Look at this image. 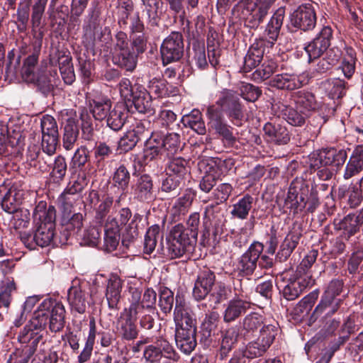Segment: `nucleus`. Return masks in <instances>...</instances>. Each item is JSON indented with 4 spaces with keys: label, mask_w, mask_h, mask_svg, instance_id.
Instances as JSON below:
<instances>
[{
    "label": "nucleus",
    "mask_w": 363,
    "mask_h": 363,
    "mask_svg": "<svg viewBox=\"0 0 363 363\" xmlns=\"http://www.w3.org/2000/svg\"><path fill=\"white\" fill-rule=\"evenodd\" d=\"M233 186L228 183L220 184L215 189H213L212 195L213 198L216 200L215 204H209L204 208L203 218V236L209 238L211 231V218L210 216L215 211V208L220 203L225 202L230 196Z\"/></svg>",
    "instance_id": "nucleus-22"
},
{
    "label": "nucleus",
    "mask_w": 363,
    "mask_h": 363,
    "mask_svg": "<svg viewBox=\"0 0 363 363\" xmlns=\"http://www.w3.org/2000/svg\"><path fill=\"white\" fill-rule=\"evenodd\" d=\"M83 216L81 213H74L65 223H63L58 229L60 231V242L65 245L67 243L69 238L75 235H79L83 227Z\"/></svg>",
    "instance_id": "nucleus-39"
},
{
    "label": "nucleus",
    "mask_w": 363,
    "mask_h": 363,
    "mask_svg": "<svg viewBox=\"0 0 363 363\" xmlns=\"http://www.w3.org/2000/svg\"><path fill=\"white\" fill-rule=\"evenodd\" d=\"M39 51H35L24 59V82L40 86L43 80L42 72L37 67Z\"/></svg>",
    "instance_id": "nucleus-34"
},
{
    "label": "nucleus",
    "mask_w": 363,
    "mask_h": 363,
    "mask_svg": "<svg viewBox=\"0 0 363 363\" xmlns=\"http://www.w3.org/2000/svg\"><path fill=\"white\" fill-rule=\"evenodd\" d=\"M318 255L317 250H311L307 255L303 257L301 263L297 266L296 271L294 274L303 278L313 279L311 272V268L313 264L315 262Z\"/></svg>",
    "instance_id": "nucleus-59"
},
{
    "label": "nucleus",
    "mask_w": 363,
    "mask_h": 363,
    "mask_svg": "<svg viewBox=\"0 0 363 363\" xmlns=\"http://www.w3.org/2000/svg\"><path fill=\"white\" fill-rule=\"evenodd\" d=\"M23 205V190L12 187L1 201L2 208L14 216L11 220V233L21 241L23 240V219L21 210Z\"/></svg>",
    "instance_id": "nucleus-10"
},
{
    "label": "nucleus",
    "mask_w": 363,
    "mask_h": 363,
    "mask_svg": "<svg viewBox=\"0 0 363 363\" xmlns=\"http://www.w3.org/2000/svg\"><path fill=\"white\" fill-rule=\"evenodd\" d=\"M242 282V279L233 281L234 297L228 302L223 315L225 323L235 322L252 307V303Z\"/></svg>",
    "instance_id": "nucleus-11"
},
{
    "label": "nucleus",
    "mask_w": 363,
    "mask_h": 363,
    "mask_svg": "<svg viewBox=\"0 0 363 363\" xmlns=\"http://www.w3.org/2000/svg\"><path fill=\"white\" fill-rule=\"evenodd\" d=\"M264 323V318L257 312L247 315L242 320L240 335L245 340H250L257 335Z\"/></svg>",
    "instance_id": "nucleus-38"
},
{
    "label": "nucleus",
    "mask_w": 363,
    "mask_h": 363,
    "mask_svg": "<svg viewBox=\"0 0 363 363\" xmlns=\"http://www.w3.org/2000/svg\"><path fill=\"white\" fill-rule=\"evenodd\" d=\"M143 5V13H145L147 23L151 26H158L163 2L162 0H141Z\"/></svg>",
    "instance_id": "nucleus-50"
},
{
    "label": "nucleus",
    "mask_w": 363,
    "mask_h": 363,
    "mask_svg": "<svg viewBox=\"0 0 363 363\" xmlns=\"http://www.w3.org/2000/svg\"><path fill=\"white\" fill-rule=\"evenodd\" d=\"M334 39L333 30L330 26H323L315 37L304 45V50L308 55V63L314 62L324 55Z\"/></svg>",
    "instance_id": "nucleus-15"
},
{
    "label": "nucleus",
    "mask_w": 363,
    "mask_h": 363,
    "mask_svg": "<svg viewBox=\"0 0 363 363\" xmlns=\"http://www.w3.org/2000/svg\"><path fill=\"white\" fill-rule=\"evenodd\" d=\"M142 160L135 159L132 164L133 175L136 177L131 186L134 199L140 203H150L157 198V187L153 177L147 173H140Z\"/></svg>",
    "instance_id": "nucleus-8"
},
{
    "label": "nucleus",
    "mask_w": 363,
    "mask_h": 363,
    "mask_svg": "<svg viewBox=\"0 0 363 363\" xmlns=\"http://www.w3.org/2000/svg\"><path fill=\"white\" fill-rule=\"evenodd\" d=\"M142 220V216L138 213H135L130 223L125 226L124 230L121 233V242L125 247L133 243L139 235L138 223Z\"/></svg>",
    "instance_id": "nucleus-54"
},
{
    "label": "nucleus",
    "mask_w": 363,
    "mask_h": 363,
    "mask_svg": "<svg viewBox=\"0 0 363 363\" xmlns=\"http://www.w3.org/2000/svg\"><path fill=\"white\" fill-rule=\"evenodd\" d=\"M240 335L239 330L235 327L228 328L222 333L218 351L219 359L224 360L236 347Z\"/></svg>",
    "instance_id": "nucleus-42"
},
{
    "label": "nucleus",
    "mask_w": 363,
    "mask_h": 363,
    "mask_svg": "<svg viewBox=\"0 0 363 363\" xmlns=\"http://www.w3.org/2000/svg\"><path fill=\"white\" fill-rule=\"evenodd\" d=\"M196 333L192 330H185L181 326L175 328V342L177 348L185 354H190L197 345Z\"/></svg>",
    "instance_id": "nucleus-35"
},
{
    "label": "nucleus",
    "mask_w": 363,
    "mask_h": 363,
    "mask_svg": "<svg viewBox=\"0 0 363 363\" xmlns=\"http://www.w3.org/2000/svg\"><path fill=\"white\" fill-rule=\"evenodd\" d=\"M56 210L53 206L47 208L45 201H40L33 209V220L35 230L31 233H24V246L30 250L37 246L43 247L64 245L60 242V233H55Z\"/></svg>",
    "instance_id": "nucleus-4"
},
{
    "label": "nucleus",
    "mask_w": 363,
    "mask_h": 363,
    "mask_svg": "<svg viewBox=\"0 0 363 363\" xmlns=\"http://www.w3.org/2000/svg\"><path fill=\"white\" fill-rule=\"evenodd\" d=\"M302 236L303 228L301 224L294 222L279 245L278 251L276 253L275 260L280 263L288 260L297 247Z\"/></svg>",
    "instance_id": "nucleus-21"
},
{
    "label": "nucleus",
    "mask_w": 363,
    "mask_h": 363,
    "mask_svg": "<svg viewBox=\"0 0 363 363\" xmlns=\"http://www.w3.org/2000/svg\"><path fill=\"white\" fill-rule=\"evenodd\" d=\"M111 179V187L117 188L118 191L125 195L128 193L131 179L130 172L126 164H120L118 167H116Z\"/></svg>",
    "instance_id": "nucleus-47"
},
{
    "label": "nucleus",
    "mask_w": 363,
    "mask_h": 363,
    "mask_svg": "<svg viewBox=\"0 0 363 363\" xmlns=\"http://www.w3.org/2000/svg\"><path fill=\"white\" fill-rule=\"evenodd\" d=\"M122 288L123 281L120 278L115 277L108 280L105 296L109 309L115 311L120 309Z\"/></svg>",
    "instance_id": "nucleus-43"
},
{
    "label": "nucleus",
    "mask_w": 363,
    "mask_h": 363,
    "mask_svg": "<svg viewBox=\"0 0 363 363\" xmlns=\"http://www.w3.org/2000/svg\"><path fill=\"white\" fill-rule=\"evenodd\" d=\"M86 101L94 120L102 121L112 108L113 102L106 94L99 90H92L86 95Z\"/></svg>",
    "instance_id": "nucleus-20"
},
{
    "label": "nucleus",
    "mask_w": 363,
    "mask_h": 363,
    "mask_svg": "<svg viewBox=\"0 0 363 363\" xmlns=\"http://www.w3.org/2000/svg\"><path fill=\"white\" fill-rule=\"evenodd\" d=\"M337 198L345 208H357L363 201V192L356 184L342 185L337 189Z\"/></svg>",
    "instance_id": "nucleus-29"
},
{
    "label": "nucleus",
    "mask_w": 363,
    "mask_h": 363,
    "mask_svg": "<svg viewBox=\"0 0 363 363\" xmlns=\"http://www.w3.org/2000/svg\"><path fill=\"white\" fill-rule=\"evenodd\" d=\"M214 310L208 311L201 323L200 328L201 340L211 341L210 338L215 335L218 330L220 318L218 312Z\"/></svg>",
    "instance_id": "nucleus-45"
},
{
    "label": "nucleus",
    "mask_w": 363,
    "mask_h": 363,
    "mask_svg": "<svg viewBox=\"0 0 363 363\" xmlns=\"http://www.w3.org/2000/svg\"><path fill=\"white\" fill-rule=\"evenodd\" d=\"M291 96L296 107L308 115L319 107L315 94L311 91L300 90L294 92Z\"/></svg>",
    "instance_id": "nucleus-44"
},
{
    "label": "nucleus",
    "mask_w": 363,
    "mask_h": 363,
    "mask_svg": "<svg viewBox=\"0 0 363 363\" xmlns=\"http://www.w3.org/2000/svg\"><path fill=\"white\" fill-rule=\"evenodd\" d=\"M269 349L265 343L260 341L258 338L249 342L246 346L240 349L244 354L250 359L262 357Z\"/></svg>",
    "instance_id": "nucleus-64"
},
{
    "label": "nucleus",
    "mask_w": 363,
    "mask_h": 363,
    "mask_svg": "<svg viewBox=\"0 0 363 363\" xmlns=\"http://www.w3.org/2000/svg\"><path fill=\"white\" fill-rule=\"evenodd\" d=\"M196 196V191L192 188H187L183 194L175 201L171 208V215L174 221L179 220L182 216L189 212Z\"/></svg>",
    "instance_id": "nucleus-32"
},
{
    "label": "nucleus",
    "mask_w": 363,
    "mask_h": 363,
    "mask_svg": "<svg viewBox=\"0 0 363 363\" xmlns=\"http://www.w3.org/2000/svg\"><path fill=\"white\" fill-rule=\"evenodd\" d=\"M357 62V52L351 46L345 45L344 55L340 66L344 76L347 79H352L356 70Z\"/></svg>",
    "instance_id": "nucleus-52"
},
{
    "label": "nucleus",
    "mask_w": 363,
    "mask_h": 363,
    "mask_svg": "<svg viewBox=\"0 0 363 363\" xmlns=\"http://www.w3.org/2000/svg\"><path fill=\"white\" fill-rule=\"evenodd\" d=\"M164 133L162 130L152 131L146 138L143 149V163L161 160L164 152Z\"/></svg>",
    "instance_id": "nucleus-25"
},
{
    "label": "nucleus",
    "mask_w": 363,
    "mask_h": 363,
    "mask_svg": "<svg viewBox=\"0 0 363 363\" xmlns=\"http://www.w3.org/2000/svg\"><path fill=\"white\" fill-rule=\"evenodd\" d=\"M277 0H254V1L245 3L243 0L240 2L233 10L242 8L248 14L245 17L244 26L250 29L257 28L263 23L269 10Z\"/></svg>",
    "instance_id": "nucleus-13"
},
{
    "label": "nucleus",
    "mask_w": 363,
    "mask_h": 363,
    "mask_svg": "<svg viewBox=\"0 0 363 363\" xmlns=\"http://www.w3.org/2000/svg\"><path fill=\"white\" fill-rule=\"evenodd\" d=\"M287 28L290 33H308L316 26L317 9L311 3H303L290 13Z\"/></svg>",
    "instance_id": "nucleus-12"
},
{
    "label": "nucleus",
    "mask_w": 363,
    "mask_h": 363,
    "mask_svg": "<svg viewBox=\"0 0 363 363\" xmlns=\"http://www.w3.org/2000/svg\"><path fill=\"white\" fill-rule=\"evenodd\" d=\"M174 320L175 322V328H179L181 326L185 330L197 332L196 320L189 313L182 312L180 303H179L178 296H176V306L174 311Z\"/></svg>",
    "instance_id": "nucleus-53"
},
{
    "label": "nucleus",
    "mask_w": 363,
    "mask_h": 363,
    "mask_svg": "<svg viewBox=\"0 0 363 363\" xmlns=\"http://www.w3.org/2000/svg\"><path fill=\"white\" fill-rule=\"evenodd\" d=\"M265 43L259 40L254 43L248 49L244 57L242 72L247 73L257 67L263 60Z\"/></svg>",
    "instance_id": "nucleus-33"
},
{
    "label": "nucleus",
    "mask_w": 363,
    "mask_h": 363,
    "mask_svg": "<svg viewBox=\"0 0 363 363\" xmlns=\"http://www.w3.org/2000/svg\"><path fill=\"white\" fill-rule=\"evenodd\" d=\"M223 111L233 125L241 127L243 125L245 106L232 89H223L216 104L207 107L206 116L209 130L220 139L225 147H233L238 139L233 133V127L228 123Z\"/></svg>",
    "instance_id": "nucleus-2"
},
{
    "label": "nucleus",
    "mask_w": 363,
    "mask_h": 363,
    "mask_svg": "<svg viewBox=\"0 0 363 363\" xmlns=\"http://www.w3.org/2000/svg\"><path fill=\"white\" fill-rule=\"evenodd\" d=\"M116 330L122 340L127 342L135 341L139 335V330L135 318L124 317V313H121L116 322Z\"/></svg>",
    "instance_id": "nucleus-31"
},
{
    "label": "nucleus",
    "mask_w": 363,
    "mask_h": 363,
    "mask_svg": "<svg viewBox=\"0 0 363 363\" xmlns=\"http://www.w3.org/2000/svg\"><path fill=\"white\" fill-rule=\"evenodd\" d=\"M216 274L208 268L201 269L194 281L192 296L196 301L207 300L205 307L216 309L224 301L228 299L232 290L224 282H216Z\"/></svg>",
    "instance_id": "nucleus-5"
},
{
    "label": "nucleus",
    "mask_w": 363,
    "mask_h": 363,
    "mask_svg": "<svg viewBox=\"0 0 363 363\" xmlns=\"http://www.w3.org/2000/svg\"><path fill=\"white\" fill-rule=\"evenodd\" d=\"M363 171V145H356L346 164L343 177L349 179Z\"/></svg>",
    "instance_id": "nucleus-41"
},
{
    "label": "nucleus",
    "mask_w": 363,
    "mask_h": 363,
    "mask_svg": "<svg viewBox=\"0 0 363 363\" xmlns=\"http://www.w3.org/2000/svg\"><path fill=\"white\" fill-rule=\"evenodd\" d=\"M166 172L167 174L184 181L186 176L190 173L189 161L181 157H173L169 161Z\"/></svg>",
    "instance_id": "nucleus-55"
},
{
    "label": "nucleus",
    "mask_w": 363,
    "mask_h": 363,
    "mask_svg": "<svg viewBox=\"0 0 363 363\" xmlns=\"http://www.w3.org/2000/svg\"><path fill=\"white\" fill-rule=\"evenodd\" d=\"M312 155L322 161L323 164L335 167L336 170L343 166L347 158V152L344 149L323 148Z\"/></svg>",
    "instance_id": "nucleus-30"
},
{
    "label": "nucleus",
    "mask_w": 363,
    "mask_h": 363,
    "mask_svg": "<svg viewBox=\"0 0 363 363\" xmlns=\"http://www.w3.org/2000/svg\"><path fill=\"white\" fill-rule=\"evenodd\" d=\"M263 131L268 142L281 145L290 141L291 134L284 123L267 122L263 127Z\"/></svg>",
    "instance_id": "nucleus-27"
},
{
    "label": "nucleus",
    "mask_w": 363,
    "mask_h": 363,
    "mask_svg": "<svg viewBox=\"0 0 363 363\" xmlns=\"http://www.w3.org/2000/svg\"><path fill=\"white\" fill-rule=\"evenodd\" d=\"M118 86L121 96L124 99V105L128 112L148 115L154 113L152 96L143 85L137 83L132 84L130 79L123 78Z\"/></svg>",
    "instance_id": "nucleus-6"
},
{
    "label": "nucleus",
    "mask_w": 363,
    "mask_h": 363,
    "mask_svg": "<svg viewBox=\"0 0 363 363\" xmlns=\"http://www.w3.org/2000/svg\"><path fill=\"white\" fill-rule=\"evenodd\" d=\"M344 281L340 279H333L325 288L320 296L318 303L316 305L309 316L308 321L313 324L323 315L325 318L333 316L343 303V299L338 298L342 294Z\"/></svg>",
    "instance_id": "nucleus-7"
},
{
    "label": "nucleus",
    "mask_w": 363,
    "mask_h": 363,
    "mask_svg": "<svg viewBox=\"0 0 363 363\" xmlns=\"http://www.w3.org/2000/svg\"><path fill=\"white\" fill-rule=\"evenodd\" d=\"M176 239L175 237L172 239L166 237L167 255L170 259L180 258L184 255H189L194 251L196 244H187L184 241V242H180L176 240Z\"/></svg>",
    "instance_id": "nucleus-49"
},
{
    "label": "nucleus",
    "mask_w": 363,
    "mask_h": 363,
    "mask_svg": "<svg viewBox=\"0 0 363 363\" xmlns=\"http://www.w3.org/2000/svg\"><path fill=\"white\" fill-rule=\"evenodd\" d=\"M334 39L333 30L330 26H323L315 37L304 45V50L308 55V63L314 62L324 55Z\"/></svg>",
    "instance_id": "nucleus-16"
},
{
    "label": "nucleus",
    "mask_w": 363,
    "mask_h": 363,
    "mask_svg": "<svg viewBox=\"0 0 363 363\" xmlns=\"http://www.w3.org/2000/svg\"><path fill=\"white\" fill-rule=\"evenodd\" d=\"M128 118V111L123 104H116L105 120L106 126L115 133L122 130Z\"/></svg>",
    "instance_id": "nucleus-37"
},
{
    "label": "nucleus",
    "mask_w": 363,
    "mask_h": 363,
    "mask_svg": "<svg viewBox=\"0 0 363 363\" xmlns=\"http://www.w3.org/2000/svg\"><path fill=\"white\" fill-rule=\"evenodd\" d=\"M235 160L230 157H210L206 160L204 174L199 184V189L209 193L216 185L218 180L225 176L235 166Z\"/></svg>",
    "instance_id": "nucleus-9"
},
{
    "label": "nucleus",
    "mask_w": 363,
    "mask_h": 363,
    "mask_svg": "<svg viewBox=\"0 0 363 363\" xmlns=\"http://www.w3.org/2000/svg\"><path fill=\"white\" fill-rule=\"evenodd\" d=\"M278 65L273 60H264L252 74L254 81L262 82L270 78L277 72Z\"/></svg>",
    "instance_id": "nucleus-63"
},
{
    "label": "nucleus",
    "mask_w": 363,
    "mask_h": 363,
    "mask_svg": "<svg viewBox=\"0 0 363 363\" xmlns=\"http://www.w3.org/2000/svg\"><path fill=\"white\" fill-rule=\"evenodd\" d=\"M13 51L8 55L9 63L6 70V77L9 82H21L23 79V66L21 65V55L16 59L13 58Z\"/></svg>",
    "instance_id": "nucleus-57"
},
{
    "label": "nucleus",
    "mask_w": 363,
    "mask_h": 363,
    "mask_svg": "<svg viewBox=\"0 0 363 363\" xmlns=\"http://www.w3.org/2000/svg\"><path fill=\"white\" fill-rule=\"evenodd\" d=\"M79 134V129L74 120L68 118L62 128V145L67 150L74 147Z\"/></svg>",
    "instance_id": "nucleus-56"
},
{
    "label": "nucleus",
    "mask_w": 363,
    "mask_h": 363,
    "mask_svg": "<svg viewBox=\"0 0 363 363\" xmlns=\"http://www.w3.org/2000/svg\"><path fill=\"white\" fill-rule=\"evenodd\" d=\"M334 230L339 233L345 240L350 239L360 232L363 225V216L356 213H350L342 219H334Z\"/></svg>",
    "instance_id": "nucleus-23"
},
{
    "label": "nucleus",
    "mask_w": 363,
    "mask_h": 363,
    "mask_svg": "<svg viewBox=\"0 0 363 363\" xmlns=\"http://www.w3.org/2000/svg\"><path fill=\"white\" fill-rule=\"evenodd\" d=\"M262 245L259 241L254 240L248 249L238 259L237 271L242 277H251L257 267V262L263 252Z\"/></svg>",
    "instance_id": "nucleus-18"
},
{
    "label": "nucleus",
    "mask_w": 363,
    "mask_h": 363,
    "mask_svg": "<svg viewBox=\"0 0 363 363\" xmlns=\"http://www.w3.org/2000/svg\"><path fill=\"white\" fill-rule=\"evenodd\" d=\"M114 140H111L113 142ZM111 140L107 141H98L93 148L94 163L98 169H102L106 162L113 157V147L108 144Z\"/></svg>",
    "instance_id": "nucleus-48"
},
{
    "label": "nucleus",
    "mask_w": 363,
    "mask_h": 363,
    "mask_svg": "<svg viewBox=\"0 0 363 363\" xmlns=\"http://www.w3.org/2000/svg\"><path fill=\"white\" fill-rule=\"evenodd\" d=\"M308 82L309 79L305 82L294 74L285 72L272 76L268 82V85L280 90L293 91L301 87L303 84H308Z\"/></svg>",
    "instance_id": "nucleus-28"
},
{
    "label": "nucleus",
    "mask_w": 363,
    "mask_h": 363,
    "mask_svg": "<svg viewBox=\"0 0 363 363\" xmlns=\"http://www.w3.org/2000/svg\"><path fill=\"white\" fill-rule=\"evenodd\" d=\"M184 181L166 173L165 177L162 179L160 191L167 195L177 196L180 194Z\"/></svg>",
    "instance_id": "nucleus-58"
},
{
    "label": "nucleus",
    "mask_w": 363,
    "mask_h": 363,
    "mask_svg": "<svg viewBox=\"0 0 363 363\" xmlns=\"http://www.w3.org/2000/svg\"><path fill=\"white\" fill-rule=\"evenodd\" d=\"M42 149L48 155H53L60 142V135L56 120L50 115L41 118Z\"/></svg>",
    "instance_id": "nucleus-19"
},
{
    "label": "nucleus",
    "mask_w": 363,
    "mask_h": 363,
    "mask_svg": "<svg viewBox=\"0 0 363 363\" xmlns=\"http://www.w3.org/2000/svg\"><path fill=\"white\" fill-rule=\"evenodd\" d=\"M88 284L75 279L72 281V286L68 290L67 298L72 310L82 314L86 311L89 294L87 291Z\"/></svg>",
    "instance_id": "nucleus-24"
},
{
    "label": "nucleus",
    "mask_w": 363,
    "mask_h": 363,
    "mask_svg": "<svg viewBox=\"0 0 363 363\" xmlns=\"http://www.w3.org/2000/svg\"><path fill=\"white\" fill-rule=\"evenodd\" d=\"M286 13V6L278 8L268 22L265 34L269 37L272 45L277 40L282 27Z\"/></svg>",
    "instance_id": "nucleus-46"
},
{
    "label": "nucleus",
    "mask_w": 363,
    "mask_h": 363,
    "mask_svg": "<svg viewBox=\"0 0 363 363\" xmlns=\"http://www.w3.org/2000/svg\"><path fill=\"white\" fill-rule=\"evenodd\" d=\"M160 52L163 66L179 62L184 52V37L181 32L172 31L162 41Z\"/></svg>",
    "instance_id": "nucleus-14"
},
{
    "label": "nucleus",
    "mask_w": 363,
    "mask_h": 363,
    "mask_svg": "<svg viewBox=\"0 0 363 363\" xmlns=\"http://www.w3.org/2000/svg\"><path fill=\"white\" fill-rule=\"evenodd\" d=\"M65 308L60 301L52 298H45L32 314L28 324L24 327V363L33 355L38 347L42 335L35 330L45 329L49 323L52 332H59L65 326Z\"/></svg>",
    "instance_id": "nucleus-3"
},
{
    "label": "nucleus",
    "mask_w": 363,
    "mask_h": 363,
    "mask_svg": "<svg viewBox=\"0 0 363 363\" xmlns=\"http://www.w3.org/2000/svg\"><path fill=\"white\" fill-rule=\"evenodd\" d=\"M254 201L253 197L250 194L244 195L238 201L233 205L231 215L237 218L244 220L249 215Z\"/></svg>",
    "instance_id": "nucleus-60"
},
{
    "label": "nucleus",
    "mask_w": 363,
    "mask_h": 363,
    "mask_svg": "<svg viewBox=\"0 0 363 363\" xmlns=\"http://www.w3.org/2000/svg\"><path fill=\"white\" fill-rule=\"evenodd\" d=\"M284 119L290 125L293 126H302L305 124L308 114L296 107L294 108L290 106H286L282 111Z\"/></svg>",
    "instance_id": "nucleus-61"
},
{
    "label": "nucleus",
    "mask_w": 363,
    "mask_h": 363,
    "mask_svg": "<svg viewBox=\"0 0 363 363\" xmlns=\"http://www.w3.org/2000/svg\"><path fill=\"white\" fill-rule=\"evenodd\" d=\"M324 86L328 85L327 94L331 99H342L346 94L347 83L339 78L327 79L323 82Z\"/></svg>",
    "instance_id": "nucleus-62"
},
{
    "label": "nucleus",
    "mask_w": 363,
    "mask_h": 363,
    "mask_svg": "<svg viewBox=\"0 0 363 363\" xmlns=\"http://www.w3.org/2000/svg\"><path fill=\"white\" fill-rule=\"evenodd\" d=\"M147 91L157 98H164L176 95L178 89L168 82L164 77H153L147 82Z\"/></svg>",
    "instance_id": "nucleus-40"
},
{
    "label": "nucleus",
    "mask_w": 363,
    "mask_h": 363,
    "mask_svg": "<svg viewBox=\"0 0 363 363\" xmlns=\"http://www.w3.org/2000/svg\"><path fill=\"white\" fill-rule=\"evenodd\" d=\"M28 145L26 152V164L30 167H33L34 169L30 172V175L38 172L36 167L38 164V158L40 153L42 146L40 145V140H42L41 130H26Z\"/></svg>",
    "instance_id": "nucleus-26"
},
{
    "label": "nucleus",
    "mask_w": 363,
    "mask_h": 363,
    "mask_svg": "<svg viewBox=\"0 0 363 363\" xmlns=\"http://www.w3.org/2000/svg\"><path fill=\"white\" fill-rule=\"evenodd\" d=\"M304 172L313 175V184L310 185L303 177L294 179L284 200L276 201L282 214L295 218L303 213H313L320 205L316 182L328 181L334 175V169L323 164L312 154L309 155Z\"/></svg>",
    "instance_id": "nucleus-1"
},
{
    "label": "nucleus",
    "mask_w": 363,
    "mask_h": 363,
    "mask_svg": "<svg viewBox=\"0 0 363 363\" xmlns=\"http://www.w3.org/2000/svg\"><path fill=\"white\" fill-rule=\"evenodd\" d=\"M139 57L130 49L112 52V62L118 68L133 72L138 65Z\"/></svg>",
    "instance_id": "nucleus-36"
},
{
    "label": "nucleus",
    "mask_w": 363,
    "mask_h": 363,
    "mask_svg": "<svg viewBox=\"0 0 363 363\" xmlns=\"http://www.w3.org/2000/svg\"><path fill=\"white\" fill-rule=\"evenodd\" d=\"M315 284V279L306 277L303 278L292 274L284 281V285L279 288L281 301H293L298 298L308 288ZM281 305L283 303L281 302Z\"/></svg>",
    "instance_id": "nucleus-17"
},
{
    "label": "nucleus",
    "mask_w": 363,
    "mask_h": 363,
    "mask_svg": "<svg viewBox=\"0 0 363 363\" xmlns=\"http://www.w3.org/2000/svg\"><path fill=\"white\" fill-rule=\"evenodd\" d=\"M184 127L190 128L199 135H205L206 128L202 113L199 109H193L189 113L183 116L181 118Z\"/></svg>",
    "instance_id": "nucleus-51"
}]
</instances>
